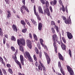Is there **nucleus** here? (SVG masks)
<instances>
[{"mask_svg":"<svg viewBox=\"0 0 75 75\" xmlns=\"http://www.w3.org/2000/svg\"><path fill=\"white\" fill-rule=\"evenodd\" d=\"M0 75H3V73H2V71H1V70L0 69Z\"/></svg>","mask_w":75,"mask_h":75,"instance_id":"nucleus-61","label":"nucleus"},{"mask_svg":"<svg viewBox=\"0 0 75 75\" xmlns=\"http://www.w3.org/2000/svg\"><path fill=\"white\" fill-rule=\"evenodd\" d=\"M39 57L40 58H42V53L41 52H40L39 53Z\"/></svg>","mask_w":75,"mask_h":75,"instance_id":"nucleus-49","label":"nucleus"},{"mask_svg":"<svg viewBox=\"0 0 75 75\" xmlns=\"http://www.w3.org/2000/svg\"><path fill=\"white\" fill-rule=\"evenodd\" d=\"M11 50H12V51H13L14 52L15 51H16V50H15V48L11 46Z\"/></svg>","mask_w":75,"mask_h":75,"instance_id":"nucleus-37","label":"nucleus"},{"mask_svg":"<svg viewBox=\"0 0 75 75\" xmlns=\"http://www.w3.org/2000/svg\"><path fill=\"white\" fill-rule=\"evenodd\" d=\"M35 65V66H36L37 67H38V62H36Z\"/></svg>","mask_w":75,"mask_h":75,"instance_id":"nucleus-51","label":"nucleus"},{"mask_svg":"<svg viewBox=\"0 0 75 75\" xmlns=\"http://www.w3.org/2000/svg\"><path fill=\"white\" fill-rule=\"evenodd\" d=\"M16 63H17V64L19 66L20 68L21 69V63H20V62H18Z\"/></svg>","mask_w":75,"mask_h":75,"instance_id":"nucleus-33","label":"nucleus"},{"mask_svg":"<svg viewBox=\"0 0 75 75\" xmlns=\"http://www.w3.org/2000/svg\"><path fill=\"white\" fill-rule=\"evenodd\" d=\"M37 46L38 47L39 50H41V47H40V44H38Z\"/></svg>","mask_w":75,"mask_h":75,"instance_id":"nucleus-46","label":"nucleus"},{"mask_svg":"<svg viewBox=\"0 0 75 75\" xmlns=\"http://www.w3.org/2000/svg\"><path fill=\"white\" fill-rule=\"evenodd\" d=\"M6 38H4V39H3L4 44H6Z\"/></svg>","mask_w":75,"mask_h":75,"instance_id":"nucleus-45","label":"nucleus"},{"mask_svg":"<svg viewBox=\"0 0 75 75\" xmlns=\"http://www.w3.org/2000/svg\"><path fill=\"white\" fill-rule=\"evenodd\" d=\"M18 44L19 46V50L20 51L23 52L24 51V48L23 46L21 45H20L21 44L22 45H25V40L24 39L22 38L20 39H18L17 40Z\"/></svg>","mask_w":75,"mask_h":75,"instance_id":"nucleus-1","label":"nucleus"},{"mask_svg":"<svg viewBox=\"0 0 75 75\" xmlns=\"http://www.w3.org/2000/svg\"><path fill=\"white\" fill-rule=\"evenodd\" d=\"M67 37L69 40H71V39H72L73 38V36L72 35L71 33H69V32H67Z\"/></svg>","mask_w":75,"mask_h":75,"instance_id":"nucleus-11","label":"nucleus"},{"mask_svg":"<svg viewBox=\"0 0 75 75\" xmlns=\"http://www.w3.org/2000/svg\"><path fill=\"white\" fill-rule=\"evenodd\" d=\"M60 69V71L61 73H62V75H65V72H64V71H63V69H62V68Z\"/></svg>","mask_w":75,"mask_h":75,"instance_id":"nucleus-31","label":"nucleus"},{"mask_svg":"<svg viewBox=\"0 0 75 75\" xmlns=\"http://www.w3.org/2000/svg\"><path fill=\"white\" fill-rule=\"evenodd\" d=\"M64 22L67 24H70V23H71V20L70 19V20H69V19L68 20V19H67L65 21H64Z\"/></svg>","mask_w":75,"mask_h":75,"instance_id":"nucleus-15","label":"nucleus"},{"mask_svg":"<svg viewBox=\"0 0 75 75\" xmlns=\"http://www.w3.org/2000/svg\"><path fill=\"white\" fill-rule=\"evenodd\" d=\"M62 39L63 40V41L64 42L65 44H66V40H65V38L64 37H63L62 38Z\"/></svg>","mask_w":75,"mask_h":75,"instance_id":"nucleus-35","label":"nucleus"},{"mask_svg":"<svg viewBox=\"0 0 75 75\" xmlns=\"http://www.w3.org/2000/svg\"><path fill=\"white\" fill-rule=\"evenodd\" d=\"M21 24H23V25H25L26 24L25 23V22L23 20H21Z\"/></svg>","mask_w":75,"mask_h":75,"instance_id":"nucleus-24","label":"nucleus"},{"mask_svg":"<svg viewBox=\"0 0 75 75\" xmlns=\"http://www.w3.org/2000/svg\"><path fill=\"white\" fill-rule=\"evenodd\" d=\"M58 66L59 68H60V69L62 68V67H61V62L60 61H59L58 62Z\"/></svg>","mask_w":75,"mask_h":75,"instance_id":"nucleus-27","label":"nucleus"},{"mask_svg":"<svg viewBox=\"0 0 75 75\" xmlns=\"http://www.w3.org/2000/svg\"><path fill=\"white\" fill-rule=\"evenodd\" d=\"M44 10V14H47L48 16H50V10L48 7H44L43 8Z\"/></svg>","mask_w":75,"mask_h":75,"instance_id":"nucleus-5","label":"nucleus"},{"mask_svg":"<svg viewBox=\"0 0 75 75\" xmlns=\"http://www.w3.org/2000/svg\"><path fill=\"white\" fill-rule=\"evenodd\" d=\"M26 44H27V46L30 49H31L32 48V45H31V40H26Z\"/></svg>","mask_w":75,"mask_h":75,"instance_id":"nucleus-7","label":"nucleus"},{"mask_svg":"<svg viewBox=\"0 0 75 75\" xmlns=\"http://www.w3.org/2000/svg\"><path fill=\"white\" fill-rule=\"evenodd\" d=\"M60 42H61V46L63 50H66V46L62 42V40H61V38H60Z\"/></svg>","mask_w":75,"mask_h":75,"instance_id":"nucleus-10","label":"nucleus"},{"mask_svg":"<svg viewBox=\"0 0 75 75\" xmlns=\"http://www.w3.org/2000/svg\"><path fill=\"white\" fill-rule=\"evenodd\" d=\"M31 20L32 22V23H33V24L35 25H37V22L35 21L34 19H31Z\"/></svg>","mask_w":75,"mask_h":75,"instance_id":"nucleus-18","label":"nucleus"},{"mask_svg":"<svg viewBox=\"0 0 75 75\" xmlns=\"http://www.w3.org/2000/svg\"><path fill=\"white\" fill-rule=\"evenodd\" d=\"M69 54L70 55V57H72V53H71V50L69 49Z\"/></svg>","mask_w":75,"mask_h":75,"instance_id":"nucleus-34","label":"nucleus"},{"mask_svg":"<svg viewBox=\"0 0 75 75\" xmlns=\"http://www.w3.org/2000/svg\"><path fill=\"white\" fill-rule=\"evenodd\" d=\"M33 35L34 38L37 37V35H36L35 33H33Z\"/></svg>","mask_w":75,"mask_h":75,"instance_id":"nucleus-63","label":"nucleus"},{"mask_svg":"<svg viewBox=\"0 0 75 75\" xmlns=\"http://www.w3.org/2000/svg\"><path fill=\"white\" fill-rule=\"evenodd\" d=\"M11 40L14 41H16V38H15V37L13 36H11Z\"/></svg>","mask_w":75,"mask_h":75,"instance_id":"nucleus-23","label":"nucleus"},{"mask_svg":"<svg viewBox=\"0 0 75 75\" xmlns=\"http://www.w3.org/2000/svg\"><path fill=\"white\" fill-rule=\"evenodd\" d=\"M42 27V24L41 23H39L38 26V29L39 31H41Z\"/></svg>","mask_w":75,"mask_h":75,"instance_id":"nucleus-14","label":"nucleus"},{"mask_svg":"<svg viewBox=\"0 0 75 75\" xmlns=\"http://www.w3.org/2000/svg\"><path fill=\"white\" fill-rule=\"evenodd\" d=\"M62 11L63 12H65V7H64V6L63 5H62Z\"/></svg>","mask_w":75,"mask_h":75,"instance_id":"nucleus-40","label":"nucleus"},{"mask_svg":"<svg viewBox=\"0 0 75 75\" xmlns=\"http://www.w3.org/2000/svg\"><path fill=\"white\" fill-rule=\"evenodd\" d=\"M62 18H63V20L64 21L66 20V17L65 16H62Z\"/></svg>","mask_w":75,"mask_h":75,"instance_id":"nucleus-50","label":"nucleus"},{"mask_svg":"<svg viewBox=\"0 0 75 75\" xmlns=\"http://www.w3.org/2000/svg\"><path fill=\"white\" fill-rule=\"evenodd\" d=\"M34 14L35 16H36L37 17L39 16V15L38 14V12H34Z\"/></svg>","mask_w":75,"mask_h":75,"instance_id":"nucleus-38","label":"nucleus"},{"mask_svg":"<svg viewBox=\"0 0 75 75\" xmlns=\"http://www.w3.org/2000/svg\"><path fill=\"white\" fill-rule=\"evenodd\" d=\"M6 45L7 47L8 48H10V45H9L8 44L6 43Z\"/></svg>","mask_w":75,"mask_h":75,"instance_id":"nucleus-60","label":"nucleus"},{"mask_svg":"<svg viewBox=\"0 0 75 75\" xmlns=\"http://www.w3.org/2000/svg\"><path fill=\"white\" fill-rule=\"evenodd\" d=\"M20 58L22 65H24V58L23 57V56L22 55H20Z\"/></svg>","mask_w":75,"mask_h":75,"instance_id":"nucleus-12","label":"nucleus"},{"mask_svg":"<svg viewBox=\"0 0 75 75\" xmlns=\"http://www.w3.org/2000/svg\"><path fill=\"white\" fill-rule=\"evenodd\" d=\"M52 31V33H53V34H55V30H54V28H51Z\"/></svg>","mask_w":75,"mask_h":75,"instance_id":"nucleus-41","label":"nucleus"},{"mask_svg":"<svg viewBox=\"0 0 75 75\" xmlns=\"http://www.w3.org/2000/svg\"><path fill=\"white\" fill-rule=\"evenodd\" d=\"M38 69L40 71H42V66L41 65V64H39L38 66Z\"/></svg>","mask_w":75,"mask_h":75,"instance_id":"nucleus-28","label":"nucleus"},{"mask_svg":"<svg viewBox=\"0 0 75 75\" xmlns=\"http://www.w3.org/2000/svg\"><path fill=\"white\" fill-rule=\"evenodd\" d=\"M34 12H35L36 11V9H35V5L34 6Z\"/></svg>","mask_w":75,"mask_h":75,"instance_id":"nucleus-57","label":"nucleus"},{"mask_svg":"<svg viewBox=\"0 0 75 75\" xmlns=\"http://www.w3.org/2000/svg\"><path fill=\"white\" fill-rule=\"evenodd\" d=\"M40 65H41L42 68H43L42 69L43 71H45V67L44 66L43 64H42V63H40Z\"/></svg>","mask_w":75,"mask_h":75,"instance_id":"nucleus-25","label":"nucleus"},{"mask_svg":"<svg viewBox=\"0 0 75 75\" xmlns=\"http://www.w3.org/2000/svg\"><path fill=\"white\" fill-rule=\"evenodd\" d=\"M12 28L14 31H17V27L14 24H13L12 26Z\"/></svg>","mask_w":75,"mask_h":75,"instance_id":"nucleus-17","label":"nucleus"},{"mask_svg":"<svg viewBox=\"0 0 75 75\" xmlns=\"http://www.w3.org/2000/svg\"><path fill=\"white\" fill-rule=\"evenodd\" d=\"M52 39L54 42L53 43V45L54 46V48H57V45H56V43L55 42L56 41H57V40H58V37H57V35L55 34H54Z\"/></svg>","mask_w":75,"mask_h":75,"instance_id":"nucleus-3","label":"nucleus"},{"mask_svg":"<svg viewBox=\"0 0 75 75\" xmlns=\"http://www.w3.org/2000/svg\"><path fill=\"white\" fill-rule=\"evenodd\" d=\"M8 71L9 72V73H10V74H13V71H12V69L10 68L8 69Z\"/></svg>","mask_w":75,"mask_h":75,"instance_id":"nucleus-30","label":"nucleus"},{"mask_svg":"<svg viewBox=\"0 0 75 75\" xmlns=\"http://www.w3.org/2000/svg\"><path fill=\"white\" fill-rule=\"evenodd\" d=\"M5 1L8 4H10V1H9V0H5Z\"/></svg>","mask_w":75,"mask_h":75,"instance_id":"nucleus-43","label":"nucleus"},{"mask_svg":"<svg viewBox=\"0 0 75 75\" xmlns=\"http://www.w3.org/2000/svg\"><path fill=\"white\" fill-rule=\"evenodd\" d=\"M15 55V57H14V59L15 60V59H17V57L16 56L17 55L15 54L14 55Z\"/></svg>","mask_w":75,"mask_h":75,"instance_id":"nucleus-59","label":"nucleus"},{"mask_svg":"<svg viewBox=\"0 0 75 75\" xmlns=\"http://www.w3.org/2000/svg\"><path fill=\"white\" fill-rule=\"evenodd\" d=\"M25 0H22V3H23L24 5H25Z\"/></svg>","mask_w":75,"mask_h":75,"instance_id":"nucleus-56","label":"nucleus"},{"mask_svg":"<svg viewBox=\"0 0 75 75\" xmlns=\"http://www.w3.org/2000/svg\"><path fill=\"white\" fill-rule=\"evenodd\" d=\"M0 35L3 36V31L1 28H0Z\"/></svg>","mask_w":75,"mask_h":75,"instance_id":"nucleus-32","label":"nucleus"},{"mask_svg":"<svg viewBox=\"0 0 75 75\" xmlns=\"http://www.w3.org/2000/svg\"><path fill=\"white\" fill-rule=\"evenodd\" d=\"M5 1L8 4H10V1H9V0H5Z\"/></svg>","mask_w":75,"mask_h":75,"instance_id":"nucleus-42","label":"nucleus"},{"mask_svg":"<svg viewBox=\"0 0 75 75\" xmlns=\"http://www.w3.org/2000/svg\"><path fill=\"white\" fill-rule=\"evenodd\" d=\"M57 3V0H54L53 1H52L50 2V4L51 5H52V6H54V5H56Z\"/></svg>","mask_w":75,"mask_h":75,"instance_id":"nucleus-13","label":"nucleus"},{"mask_svg":"<svg viewBox=\"0 0 75 75\" xmlns=\"http://www.w3.org/2000/svg\"><path fill=\"white\" fill-rule=\"evenodd\" d=\"M35 51L37 54H39V50H38V49L37 48L35 47Z\"/></svg>","mask_w":75,"mask_h":75,"instance_id":"nucleus-21","label":"nucleus"},{"mask_svg":"<svg viewBox=\"0 0 75 75\" xmlns=\"http://www.w3.org/2000/svg\"><path fill=\"white\" fill-rule=\"evenodd\" d=\"M58 55L59 59H61V60H62V61H64V57L62 56L61 54L60 53H59L58 54Z\"/></svg>","mask_w":75,"mask_h":75,"instance_id":"nucleus-16","label":"nucleus"},{"mask_svg":"<svg viewBox=\"0 0 75 75\" xmlns=\"http://www.w3.org/2000/svg\"><path fill=\"white\" fill-rule=\"evenodd\" d=\"M38 10L39 13H41L42 14H43L44 13L43 11H42V10L41 7L40 6L38 7Z\"/></svg>","mask_w":75,"mask_h":75,"instance_id":"nucleus-19","label":"nucleus"},{"mask_svg":"<svg viewBox=\"0 0 75 75\" xmlns=\"http://www.w3.org/2000/svg\"><path fill=\"white\" fill-rule=\"evenodd\" d=\"M40 1L42 4H45V2L44 0H41Z\"/></svg>","mask_w":75,"mask_h":75,"instance_id":"nucleus-44","label":"nucleus"},{"mask_svg":"<svg viewBox=\"0 0 75 75\" xmlns=\"http://www.w3.org/2000/svg\"><path fill=\"white\" fill-rule=\"evenodd\" d=\"M17 53H18V50L17 49L16 50V51L14 54V55H17Z\"/></svg>","mask_w":75,"mask_h":75,"instance_id":"nucleus-54","label":"nucleus"},{"mask_svg":"<svg viewBox=\"0 0 75 75\" xmlns=\"http://www.w3.org/2000/svg\"><path fill=\"white\" fill-rule=\"evenodd\" d=\"M51 25H54V28L56 29V31L57 33L59 32V29L58 26L55 25V22L54 21H51Z\"/></svg>","mask_w":75,"mask_h":75,"instance_id":"nucleus-9","label":"nucleus"},{"mask_svg":"<svg viewBox=\"0 0 75 75\" xmlns=\"http://www.w3.org/2000/svg\"><path fill=\"white\" fill-rule=\"evenodd\" d=\"M45 4L46 5V6L44 7H46V8L48 7H49L50 5H49V2H48V1H46L45 2Z\"/></svg>","mask_w":75,"mask_h":75,"instance_id":"nucleus-22","label":"nucleus"},{"mask_svg":"<svg viewBox=\"0 0 75 75\" xmlns=\"http://www.w3.org/2000/svg\"><path fill=\"white\" fill-rule=\"evenodd\" d=\"M0 61L1 62H3V61H4L3 60V58L1 57H0Z\"/></svg>","mask_w":75,"mask_h":75,"instance_id":"nucleus-52","label":"nucleus"},{"mask_svg":"<svg viewBox=\"0 0 75 75\" xmlns=\"http://www.w3.org/2000/svg\"><path fill=\"white\" fill-rule=\"evenodd\" d=\"M37 18L39 21H41V18L40 17V16L37 17Z\"/></svg>","mask_w":75,"mask_h":75,"instance_id":"nucleus-55","label":"nucleus"},{"mask_svg":"<svg viewBox=\"0 0 75 75\" xmlns=\"http://www.w3.org/2000/svg\"><path fill=\"white\" fill-rule=\"evenodd\" d=\"M25 54L26 56L25 55H24L25 58L26 59L28 58L29 61H30V62H33V59H32V58L31 57V55H30V54L29 53V52L26 51L25 52Z\"/></svg>","mask_w":75,"mask_h":75,"instance_id":"nucleus-2","label":"nucleus"},{"mask_svg":"<svg viewBox=\"0 0 75 75\" xmlns=\"http://www.w3.org/2000/svg\"><path fill=\"white\" fill-rule=\"evenodd\" d=\"M33 58H34V60L35 61H37V57H36V56L34 54L33 55Z\"/></svg>","mask_w":75,"mask_h":75,"instance_id":"nucleus-39","label":"nucleus"},{"mask_svg":"<svg viewBox=\"0 0 75 75\" xmlns=\"http://www.w3.org/2000/svg\"><path fill=\"white\" fill-rule=\"evenodd\" d=\"M66 67L68 72H69L70 75H75L74 72V71H73V70H72V69L71 68L70 66L67 65Z\"/></svg>","mask_w":75,"mask_h":75,"instance_id":"nucleus-4","label":"nucleus"},{"mask_svg":"<svg viewBox=\"0 0 75 75\" xmlns=\"http://www.w3.org/2000/svg\"><path fill=\"white\" fill-rule=\"evenodd\" d=\"M29 37H30V38H32V35H31V33H30L29 34Z\"/></svg>","mask_w":75,"mask_h":75,"instance_id":"nucleus-53","label":"nucleus"},{"mask_svg":"<svg viewBox=\"0 0 75 75\" xmlns=\"http://www.w3.org/2000/svg\"><path fill=\"white\" fill-rule=\"evenodd\" d=\"M4 74L5 75H7V72L6 71V70L4 69L3 68L2 69Z\"/></svg>","mask_w":75,"mask_h":75,"instance_id":"nucleus-29","label":"nucleus"},{"mask_svg":"<svg viewBox=\"0 0 75 75\" xmlns=\"http://www.w3.org/2000/svg\"><path fill=\"white\" fill-rule=\"evenodd\" d=\"M34 38L35 40L36 41H37V40H38V39L37 38V36Z\"/></svg>","mask_w":75,"mask_h":75,"instance_id":"nucleus-64","label":"nucleus"},{"mask_svg":"<svg viewBox=\"0 0 75 75\" xmlns=\"http://www.w3.org/2000/svg\"><path fill=\"white\" fill-rule=\"evenodd\" d=\"M56 53H57V48H54Z\"/></svg>","mask_w":75,"mask_h":75,"instance_id":"nucleus-62","label":"nucleus"},{"mask_svg":"<svg viewBox=\"0 0 75 75\" xmlns=\"http://www.w3.org/2000/svg\"><path fill=\"white\" fill-rule=\"evenodd\" d=\"M40 42L41 43V44L42 45V46H44V44H43V43L44 42V40H43L42 39H40Z\"/></svg>","mask_w":75,"mask_h":75,"instance_id":"nucleus-26","label":"nucleus"},{"mask_svg":"<svg viewBox=\"0 0 75 75\" xmlns=\"http://www.w3.org/2000/svg\"><path fill=\"white\" fill-rule=\"evenodd\" d=\"M7 12V18H9L11 16V13H10V12L9 11H8Z\"/></svg>","mask_w":75,"mask_h":75,"instance_id":"nucleus-20","label":"nucleus"},{"mask_svg":"<svg viewBox=\"0 0 75 75\" xmlns=\"http://www.w3.org/2000/svg\"><path fill=\"white\" fill-rule=\"evenodd\" d=\"M59 4H60V5H62V1H61V0H59Z\"/></svg>","mask_w":75,"mask_h":75,"instance_id":"nucleus-47","label":"nucleus"},{"mask_svg":"<svg viewBox=\"0 0 75 75\" xmlns=\"http://www.w3.org/2000/svg\"><path fill=\"white\" fill-rule=\"evenodd\" d=\"M6 67L8 68H11V65L9 64H6Z\"/></svg>","mask_w":75,"mask_h":75,"instance_id":"nucleus-48","label":"nucleus"},{"mask_svg":"<svg viewBox=\"0 0 75 75\" xmlns=\"http://www.w3.org/2000/svg\"><path fill=\"white\" fill-rule=\"evenodd\" d=\"M27 28H25L23 29L22 30V33H25L27 32Z\"/></svg>","mask_w":75,"mask_h":75,"instance_id":"nucleus-36","label":"nucleus"},{"mask_svg":"<svg viewBox=\"0 0 75 75\" xmlns=\"http://www.w3.org/2000/svg\"><path fill=\"white\" fill-rule=\"evenodd\" d=\"M50 10L51 12V13H52V7H50Z\"/></svg>","mask_w":75,"mask_h":75,"instance_id":"nucleus-58","label":"nucleus"},{"mask_svg":"<svg viewBox=\"0 0 75 75\" xmlns=\"http://www.w3.org/2000/svg\"><path fill=\"white\" fill-rule=\"evenodd\" d=\"M44 53L47 59V64H50V62L51 61V59L50 58L49 56H48V54L46 52H44Z\"/></svg>","mask_w":75,"mask_h":75,"instance_id":"nucleus-6","label":"nucleus"},{"mask_svg":"<svg viewBox=\"0 0 75 75\" xmlns=\"http://www.w3.org/2000/svg\"><path fill=\"white\" fill-rule=\"evenodd\" d=\"M24 9L25 10H26L27 12H28V13H29V10L28 9L27 7L25 6L24 5H23L21 7V11L22 14H24V12H23V9H24Z\"/></svg>","mask_w":75,"mask_h":75,"instance_id":"nucleus-8","label":"nucleus"}]
</instances>
